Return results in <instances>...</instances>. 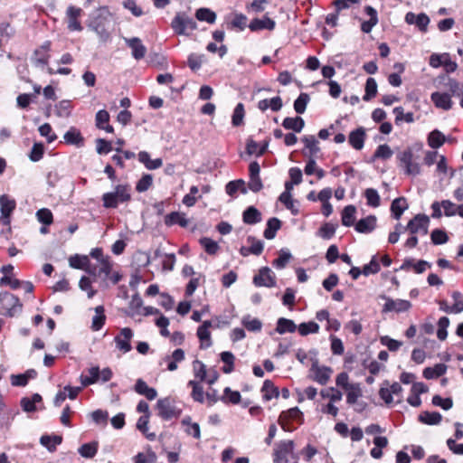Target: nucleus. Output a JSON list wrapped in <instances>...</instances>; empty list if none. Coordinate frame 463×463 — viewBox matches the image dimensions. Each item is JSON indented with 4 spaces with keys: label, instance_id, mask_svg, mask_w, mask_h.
Masks as SVG:
<instances>
[{
    "label": "nucleus",
    "instance_id": "6e6d98bb",
    "mask_svg": "<svg viewBox=\"0 0 463 463\" xmlns=\"http://www.w3.org/2000/svg\"><path fill=\"white\" fill-rule=\"evenodd\" d=\"M269 142L265 141L262 144H259L253 140L247 143V152L250 155H256L258 156H262L268 149Z\"/></svg>",
    "mask_w": 463,
    "mask_h": 463
},
{
    "label": "nucleus",
    "instance_id": "7ed1b4c3",
    "mask_svg": "<svg viewBox=\"0 0 463 463\" xmlns=\"http://www.w3.org/2000/svg\"><path fill=\"white\" fill-rule=\"evenodd\" d=\"M171 27L177 35H188L190 32L196 30L197 24L186 13L178 12L171 22Z\"/></svg>",
    "mask_w": 463,
    "mask_h": 463
},
{
    "label": "nucleus",
    "instance_id": "4d7b16f0",
    "mask_svg": "<svg viewBox=\"0 0 463 463\" xmlns=\"http://www.w3.org/2000/svg\"><path fill=\"white\" fill-rule=\"evenodd\" d=\"M364 197L366 199V204L368 206L376 208L381 204V198L376 189L374 188H367L365 189Z\"/></svg>",
    "mask_w": 463,
    "mask_h": 463
},
{
    "label": "nucleus",
    "instance_id": "393cba45",
    "mask_svg": "<svg viewBox=\"0 0 463 463\" xmlns=\"http://www.w3.org/2000/svg\"><path fill=\"white\" fill-rule=\"evenodd\" d=\"M165 224L166 226L179 225L180 227L186 228L189 221L185 213L180 212H172L165 216Z\"/></svg>",
    "mask_w": 463,
    "mask_h": 463
},
{
    "label": "nucleus",
    "instance_id": "8fccbe9b",
    "mask_svg": "<svg viewBox=\"0 0 463 463\" xmlns=\"http://www.w3.org/2000/svg\"><path fill=\"white\" fill-rule=\"evenodd\" d=\"M346 402L350 405L356 403L357 400L362 396V389L360 383H353L346 390Z\"/></svg>",
    "mask_w": 463,
    "mask_h": 463
},
{
    "label": "nucleus",
    "instance_id": "ea45409f",
    "mask_svg": "<svg viewBox=\"0 0 463 463\" xmlns=\"http://www.w3.org/2000/svg\"><path fill=\"white\" fill-rule=\"evenodd\" d=\"M280 227H281V222L278 218L272 217V218L269 219L267 222V225L264 230V232H263V236L267 240L274 239L277 232L280 229Z\"/></svg>",
    "mask_w": 463,
    "mask_h": 463
},
{
    "label": "nucleus",
    "instance_id": "aec40b11",
    "mask_svg": "<svg viewBox=\"0 0 463 463\" xmlns=\"http://www.w3.org/2000/svg\"><path fill=\"white\" fill-rule=\"evenodd\" d=\"M430 99L437 108L444 110H449L453 105L451 95L445 92H433L430 96Z\"/></svg>",
    "mask_w": 463,
    "mask_h": 463
},
{
    "label": "nucleus",
    "instance_id": "bb28decb",
    "mask_svg": "<svg viewBox=\"0 0 463 463\" xmlns=\"http://www.w3.org/2000/svg\"><path fill=\"white\" fill-rule=\"evenodd\" d=\"M134 390L139 395L145 396L147 400H155L157 396V392L155 388L149 387L143 379H137Z\"/></svg>",
    "mask_w": 463,
    "mask_h": 463
},
{
    "label": "nucleus",
    "instance_id": "5fc2aeb1",
    "mask_svg": "<svg viewBox=\"0 0 463 463\" xmlns=\"http://www.w3.org/2000/svg\"><path fill=\"white\" fill-rule=\"evenodd\" d=\"M195 17L199 21L212 24L215 23L216 14L209 8L202 7L196 10Z\"/></svg>",
    "mask_w": 463,
    "mask_h": 463
},
{
    "label": "nucleus",
    "instance_id": "9b49d317",
    "mask_svg": "<svg viewBox=\"0 0 463 463\" xmlns=\"http://www.w3.org/2000/svg\"><path fill=\"white\" fill-rule=\"evenodd\" d=\"M253 284L256 287L273 288L276 286V277L269 268L263 267L253 277Z\"/></svg>",
    "mask_w": 463,
    "mask_h": 463
},
{
    "label": "nucleus",
    "instance_id": "13d9d810",
    "mask_svg": "<svg viewBox=\"0 0 463 463\" xmlns=\"http://www.w3.org/2000/svg\"><path fill=\"white\" fill-rule=\"evenodd\" d=\"M189 387H192L191 396L194 401L203 403L204 402V392L203 387L198 382L190 380L187 383Z\"/></svg>",
    "mask_w": 463,
    "mask_h": 463
},
{
    "label": "nucleus",
    "instance_id": "0eeeda50",
    "mask_svg": "<svg viewBox=\"0 0 463 463\" xmlns=\"http://www.w3.org/2000/svg\"><path fill=\"white\" fill-rule=\"evenodd\" d=\"M158 415L164 420L177 418L181 414V410L177 409L170 398L160 399L156 402Z\"/></svg>",
    "mask_w": 463,
    "mask_h": 463
},
{
    "label": "nucleus",
    "instance_id": "bf43d9fd",
    "mask_svg": "<svg viewBox=\"0 0 463 463\" xmlns=\"http://www.w3.org/2000/svg\"><path fill=\"white\" fill-rule=\"evenodd\" d=\"M392 154H393L392 150L391 149V147L388 145H386V144L380 145L377 146L376 150L374 151L372 160L373 161H374L376 159L387 160L392 157Z\"/></svg>",
    "mask_w": 463,
    "mask_h": 463
},
{
    "label": "nucleus",
    "instance_id": "4c0bfd02",
    "mask_svg": "<svg viewBox=\"0 0 463 463\" xmlns=\"http://www.w3.org/2000/svg\"><path fill=\"white\" fill-rule=\"evenodd\" d=\"M355 213H356V208L355 206L350 204L345 206L341 213V221L342 224L346 227H351L353 225H355Z\"/></svg>",
    "mask_w": 463,
    "mask_h": 463
},
{
    "label": "nucleus",
    "instance_id": "c85d7f7f",
    "mask_svg": "<svg viewBox=\"0 0 463 463\" xmlns=\"http://www.w3.org/2000/svg\"><path fill=\"white\" fill-rule=\"evenodd\" d=\"M282 99L279 96L273 97L271 99H264L258 102V109L261 111H266L270 109L272 111L277 112L282 108Z\"/></svg>",
    "mask_w": 463,
    "mask_h": 463
},
{
    "label": "nucleus",
    "instance_id": "7c9ffc66",
    "mask_svg": "<svg viewBox=\"0 0 463 463\" xmlns=\"http://www.w3.org/2000/svg\"><path fill=\"white\" fill-rule=\"evenodd\" d=\"M96 127L99 129H103L108 133H113L114 128L109 125V114L105 109H100L96 113Z\"/></svg>",
    "mask_w": 463,
    "mask_h": 463
},
{
    "label": "nucleus",
    "instance_id": "3c124183",
    "mask_svg": "<svg viewBox=\"0 0 463 463\" xmlns=\"http://www.w3.org/2000/svg\"><path fill=\"white\" fill-rule=\"evenodd\" d=\"M99 443L97 441L89 442L81 445L78 452L79 454L86 458H92L98 452Z\"/></svg>",
    "mask_w": 463,
    "mask_h": 463
},
{
    "label": "nucleus",
    "instance_id": "f03ea898",
    "mask_svg": "<svg viewBox=\"0 0 463 463\" xmlns=\"http://www.w3.org/2000/svg\"><path fill=\"white\" fill-rule=\"evenodd\" d=\"M293 440H280L273 449V463H297L298 457L295 453Z\"/></svg>",
    "mask_w": 463,
    "mask_h": 463
},
{
    "label": "nucleus",
    "instance_id": "37998d69",
    "mask_svg": "<svg viewBox=\"0 0 463 463\" xmlns=\"http://www.w3.org/2000/svg\"><path fill=\"white\" fill-rule=\"evenodd\" d=\"M262 398L265 401H270L279 395L278 387L270 380H265L261 387Z\"/></svg>",
    "mask_w": 463,
    "mask_h": 463
},
{
    "label": "nucleus",
    "instance_id": "e2e57ef3",
    "mask_svg": "<svg viewBox=\"0 0 463 463\" xmlns=\"http://www.w3.org/2000/svg\"><path fill=\"white\" fill-rule=\"evenodd\" d=\"M291 258L292 256L288 250H281L279 257L272 261V265L278 269H284Z\"/></svg>",
    "mask_w": 463,
    "mask_h": 463
},
{
    "label": "nucleus",
    "instance_id": "de8ad7c7",
    "mask_svg": "<svg viewBox=\"0 0 463 463\" xmlns=\"http://www.w3.org/2000/svg\"><path fill=\"white\" fill-rule=\"evenodd\" d=\"M238 191H241L242 194H246V192H247V190L245 188V182L241 179L230 181L225 185L226 194L232 197H235Z\"/></svg>",
    "mask_w": 463,
    "mask_h": 463
},
{
    "label": "nucleus",
    "instance_id": "6ab92c4d",
    "mask_svg": "<svg viewBox=\"0 0 463 463\" xmlns=\"http://www.w3.org/2000/svg\"><path fill=\"white\" fill-rule=\"evenodd\" d=\"M20 404L24 411L33 412L43 408V399L40 394L34 393L31 397H24Z\"/></svg>",
    "mask_w": 463,
    "mask_h": 463
},
{
    "label": "nucleus",
    "instance_id": "58836bf2",
    "mask_svg": "<svg viewBox=\"0 0 463 463\" xmlns=\"http://www.w3.org/2000/svg\"><path fill=\"white\" fill-rule=\"evenodd\" d=\"M181 423L185 427L184 431L187 435L192 436L196 439L201 438L200 426L198 423L192 422L190 416L184 417Z\"/></svg>",
    "mask_w": 463,
    "mask_h": 463
},
{
    "label": "nucleus",
    "instance_id": "49530a36",
    "mask_svg": "<svg viewBox=\"0 0 463 463\" xmlns=\"http://www.w3.org/2000/svg\"><path fill=\"white\" fill-rule=\"evenodd\" d=\"M220 356L222 362L224 364V365L222 368V371L227 374L232 373L234 371V354L230 351H224L221 353Z\"/></svg>",
    "mask_w": 463,
    "mask_h": 463
},
{
    "label": "nucleus",
    "instance_id": "6e6552de",
    "mask_svg": "<svg viewBox=\"0 0 463 463\" xmlns=\"http://www.w3.org/2000/svg\"><path fill=\"white\" fill-rule=\"evenodd\" d=\"M133 330L129 327L120 329L119 333L114 337V342L118 350L123 354L131 351V340L133 338Z\"/></svg>",
    "mask_w": 463,
    "mask_h": 463
},
{
    "label": "nucleus",
    "instance_id": "69168bd1",
    "mask_svg": "<svg viewBox=\"0 0 463 463\" xmlns=\"http://www.w3.org/2000/svg\"><path fill=\"white\" fill-rule=\"evenodd\" d=\"M297 328L298 333L303 336L309 334H317L319 331V326L313 321L301 323Z\"/></svg>",
    "mask_w": 463,
    "mask_h": 463
},
{
    "label": "nucleus",
    "instance_id": "a19ab883",
    "mask_svg": "<svg viewBox=\"0 0 463 463\" xmlns=\"http://www.w3.org/2000/svg\"><path fill=\"white\" fill-rule=\"evenodd\" d=\"M282 126L286 129L293 130L297 133L301 132L305 126V121L300 117L295 118H285L282 122Z\"/></svg>",
    "mask_w": 463,
    "mask_h": 463
},
{
    "label": "nucleus",
    "instance_id": "dca6fc26",
    "mask_svg": "<svg viewBox=\"0 0 463 463\" xmlns=\"http://www.w3.org/2000/svg\"><path fill=\"white\" fill-rule=\"evenodd\" d=\"M108 20L102 15H98L90 24V27L99 36L102 41H107L109 38L108 30Z\"/></svg>",
    "mask_w": 463,
    "mask_h": 463
},
{
    "label": "nucleus",
    "instance_id": "20e7f679",
    "mask_svg": "<svg viewBox=\"0 0 463 463\" xmlns=\"http://www.w3.org/2000/svg\"><path fill=\"white\" fill-rule=\"evenodd\" d=\"M22 309L20 299L12 293H0V314L5 317H14Z\"/></svg>",
    "mask_w": 463,
    "mask_h": 463
},
{
    "label": "nucleus",
    "instance_id": "052dcab7",
    "mask_svg": "<svg viewBox=\"0 0 463 463\" xmlns=\"http://www.w3.org/2000/svg\"><path fill=\"white\" fill-rule=\"evenodd\" d=\"M336 226L331 222L324 223L317 231V236L324 240H330L335 236Z\"/></svg>",
    "mask_w": 463,
    "mask_h": 463
},
{
    "label": "nucleus",
    "instance_id": "4468645a",
    "mask_svg": "<svg viewBox=\"0 0 463 463\" xmlns=\"http://www.w3.org/2000/svg\"><path fill=\"white\" fill-rule=\"evenodd\" d=\"M404 20L408 24H414L422 33L427 32L430 24V18L424 13L415 14L412 12H408Z\"/></svg>",
    "mask_w": 463,
    "mask_h": 463
},
{
    "label": "nucleus",
    "instance_id": "412c9836",
    "mask_svg": "<svg viewBox=\"0 0 463 463\" xmlns=\"http://www.w3.org/2000/svg\"><path fill=\"white\" fill-rule=\"evenodd\" d=\"M212 322L210 320L204 321L198 328L196 335L201 342V348H208L212 345L210 327Z\"/></svg>",
    "mask_w": 463,
    "mask_h": 463
},
{
    "label": "nucleus",
    "instance_id": "cd10ccee",
    "mask_svg": "<svg viewBox=\"0 0 463 463\" xmlns=\"http://www.w3.org/2000/svg\"><path fill=\"white\" fill-rule=\"evenodd\" d=\"M364 12L368 16H370V19L362 23L361 30L365 33H371L372 29L378 24V14L377 11L370 5L364 7Z\"/></svg>",
    "mask_w": 463,
    "mask_h": 463
},
{
    "label": "nucleus",
    "instance_id": "f8f14e48",
    "mask_svg": "<svg viewBox=\"0 0 463 463\" xmlns=\"http://www.w3.org/2000/svg\"><path fill=\"white\" fill-rule=\"evenodd\" d=\"M385 303L383 307V312H396L402 313L406 312L411 308V303L409 300L405 299H392L391 298H386Z\"/></svg>",
    "mask_w": 463,
    "mask_h": 463
},
{
    "label": "nucleus",
    "instance_id": "ddd939ff",
    "mask_svg": "<svg viewBox=\"0 0 463 463\" xmlns=\"http://www.w3.org/2000/svg\"><path fill=\"white\" fill-rule=\"evenodd\" d=\"M184 357H185V355H184V350L181 348H178V349H175L172 353V354L164 356L160 360L159 365L162 366V365L165 364L166 370L173 372L177 369V367H178L177 364L184 361Z\"/></svg>",
    "mask_w": 463,
    "mask_h": 463
},
{
    "label": "nucleus",
    "instance_id": "9d476101",
    "mask_svg": "<svg viewBox=\"0 0 463 463\" xmlns=\"http://www.w3.org/2000/svg\"><path fill=\"white\" fill-rule=\"evenodd\" d=\"M83 11L81 8L75 5H69L66 10L67 27L71 32H80L83 27L80 22V17L82 15Z\"/></svg>",
    "mask_w": 463,
    "mask_h": 463
},
{
    "label": "nucleus",
    "instance_id": "2eb2a0df",
    "mask_svg": "<svg viewBox=\"0 0 463 463\" xmlns=\"http://www.w3.org/2000/svg\"><path fill=\"white\" fill-rule=\"evenodd\" d=\"M16 203L14 199H11L8 195L3 194L0 196V210L3 223L7 224L10 222V216L15 209Z\"/></svg>",
    "mask_w": 463,
    "mask_h": 463
},
{
    "label": "nucleus",
    "instance_id": "a211bd4d",
    "mask_svg": "<svg viewBox=\"0 0 463 463\" xmlns=\"http://www.w3.org/2000/svg\"><path fill=\"white\" fill-rule=\"evenodd\" d=\"M311 372L313 373L312 379L321 385H326L327 383L333 373L330 367L319 366L317 364L312 365Z\"/></svg>",
    "mask_w": 463,
    "mask_h": 463
},
{
    "label": "nucleus",
    "instance_id": "0e129e2a",
    "mask_svg": "<svg viewBox=\"0 0 463 463\" xmlns=\"http://www.w3.org/2000/svg\"><path fill=\"white\" fill-rule=\"evenodd\" d=\"M200 244L210 255H215L220 249L218 243L208 237L201 238Z\"/></svg>",
    "mask_w": 463,
    "mask_h": 463
},
{
    "label": "nucleus",
    "instance_id": "603ef678",
    "mask_svg": "<svg viewBox=\"0 0 463 463\" xmlns=\"http://www.w3.org/2000/svg\"><path fill=\"white\" fill-rule=\"evenodd\" d=\"M301 140L305 146V149L308 151L310 157H313L320 151V148L318 146V141L317 140L315 136H305L302 137Z\"/></svg>",
    "mask_w": 463,
    "mask_h": 463
},
{
    "label": "nucleus",
    "instance_id": "f257e3e1",
    "mask_svg": "<svg viewBox=\"0 0 463 463\" xmlns=\"http://www.w3.org/2000/svg\"><path fill=\"white\" fill-rule=\"evenodd\" d=\"M131 200V187L128 184H118L113 192H108L102 195V205L106 209H116L120 203H128Z\"/></svg>",
    "mask_w": 463,
    "mask_h": 463
},
{
    "label": "nucleus",
    "instance_id": "774afa93",
    "mask_svg": "<svg viewBox=\"0 0 463 463\" xmlns=\"http://www.w3.org/2000/svg\"><path fill=\"white\" fill-rule=\"evenodd\" d=\"M430 240L434 245H441L449 241V236L445 231L434 229L430 233Z\"/></svg>",
    "mask_w": 463,
    "mask_h": 463
},
{
    "label": "nucleus",
    "instance_id": "4be33fe9",
    "mask_svg": "<svg viewBox=\"0 0 463 463\" xmlns=\"http://www.w3.org/2000/svg\"><path fill=\"white\" fill-rule=\"evenodd\" d=\"M365 138V130L364 128L360 127L355 130L350 132L348 137V142L350 146L355 150H361L364 146Z\"/></svg>",
    "mask_w": 463,
    "mask_h": 463
},
{
    "label": "nucleus",
    "instance_id": "2f4dec72",
    "mask_svg": "<svg viewBox=\"0 0 463 463\" xmlns=\"http://www.w3.org/2000/svg\"><path fill=\"white\" fill-rule=\"evenodd\" d=\"M88 374L81 373L80 377L82 387L92 385L99 380V367L92 366L87 370Z\"/></svg>",
    "mask_w": 463,
    "mask_h": 463
},
{
    "label": "nucleus",
    "instance_id": "a18cd8bd",
    "mask_svg": "<svg viewBox=\"0 0 463 463\" xmlns=\"http://www.w3.org/2000/svg\"><path fill=\"white\" fill-rule=\"evenodd\" d=\"M241 400V395L238 391H232L230 387H225L223 394L220 397V401L223 403L228 404H239Z\"/></svg>",
    "mask_w": 463,
    "mask_h": 463
},
{
    "label": "nucleus",
    "instance_id": "c9c22d12",
    "mask_svg": "<svg viewBox=\"0 0 463 463\" xmlns=\"http://www.w3.org/2000/svg\"><path fill=\"white\" fill-rule=\"evenodd\" d=\"M106 322L105 308L103 306L95 307V316L92 317L91 329L93 331H99Z\"/></svg>",
    "mask_w": 463,
    "mask_h": 463
},
{
    "label": "nucleus",
    "instance_id": "680f3d73",
    "mask_svg": "<svg viewBox=\"0 0 463 463\" xmlns=\"http://www.w3.org/2000/svg\"><path fill=\"white\" fill-rule=\"evenodd\" d=\"M89 257L86 255L75 254L69 259L70 266L73 269H85L89 263Z\"/></svg>",
    "mask_w": 463,
    "mask_h": 463
},
{
    "label": "nucleus",
    "instance_id": "f3484780",
    "mask_svg": "<svg viewBox=\"0 0 463 463\" xmlns=\"http://www.w3.org/2000/svg\"><path fill=\"white\" fill-rule=\"evenodd\" d=\"M125 43L131 49V53L135 60L139 61L145 57L146 48L138 37L125 38Z\"/></svg>",
    "mask_w": 463,
    "mask_h": 463
},
{
    "label": "nucleus",
    "instance_id": "e433bc0d",
    "mask_svg": "<svg viewBox=\"0 0 463 463\" xmlns=\"http://www.w3.org/2000/svg\"><path fill=\"white\" fill-rule=\"evenodd\" d=\"M242 220L246 224H256L261 221V213L256 207L249 206L243 212Z\"/></svg>",
    "mask_w": 463,
    "mask_h": 463
},
{
    "label": "nucleus",
    "instance_id": "c756f323",
    "mask_svg": "<svg viewBox=\"0 0 463 463\" xmlns=\"http://www.w3.org/2000/svg\"><path fill=\"white\" fill-rule=\"evenodd\" d=\"M138 161L148 170H156L163 165L161 158L151 159L150 155L146 151H140L137 155Z\"/></svg>",
    "mask_w": 463,
    "mask_h": 463
},
{
    "label": "nucleus",
    "instance_id": "72a5a7b5",
    "mask_svg": "<svg viewBox=\"0 0 463 463\" xmlns=\"http://www.w3.org/2000/svg\"><path fill=\"white\" fill-rule=\"evenodd\" d=\"M408 208L407 201L404 197L394 199L391 204V213L394 219L400 220L404 211Z\"/></svg>",
    "mask_w": 463,
    "mask_h": 463
},
{
    "label": "nucleus",
    "instance_id": "a878e982",
    "mask_svg": "<svg viewBox=\"0 0 463 463\" xmlns=\"http://www.w3.org/2000/svg\"><path fill=\"white\" fill-rule=\"evenodd\" d=\"M275 21L270 19L268 16H264L261 19L254 18L250 21L249 24V28L252 32L261 31V30H269L272 31L275 28Z\"/></svg>",
    "mask_w": 463,
    "mask_h": 463
},
{
    "label": "nucleus",
    "instance_id": "79ce46f5",
    "mask_svg": "<svg viewBox=\"0 0 463 463\" xmlns=\"http://www.w3.org/2000/svg\"><path fill=\"white\" fill-rule=\"evenodd\" d=\"M61 442L62 438L58 435H43L40 439V443L51 452L55 451Z\"/></svg>",
    "mask_w": 463,
    "mask_h": 463
},
{
    "label": "nucleus",
    "instance_id": "864d4df0",
    "mask_svg": "<svg viewBox=\"0 0 463 463\" xmlns=\"http://www.w3.org/2000/svg\"><path fill=\"white\" fill-rule=\"evenodd\" d=\"M446 138L445 136L439 130L435 129L429 134L428 145L434 149H437L443 146Z\"/></svg>",
    "mask_w": 463,
    "mask_h": 463
},
{
    "label": "nucleus",
    "instance_id": "423d86ee",
    "mask_svg": "<svg viewBox=\"0 0 463 463\" xmlns=\"http://www.w3.org/2000/svg\"><path fill=\"white\" fill-rule=\"evenodd\" d=\"M430 218L426 214L415 215L406 226L411 234L426 235L429 232Z\"/></svg>",
    "mask_w": 463,
    "mask_h": 463
},
{
    "label": "nucleus",
    "instance_id": "473e14b6",
    "mask_svg": "<svg viewBox=\"0 0 463 463\" xmlns=\"http://www.w3.org/2000/svg\"><path fill=\"white\" fill-rule=\"evenodd\" d=\"M72 102L69 99H62L55 104L54 113L58 118H69L73 110Z\"/></svg>",
    "mask_w": 463,
    "mask_h": 463
},
{
    "label": "nucleus",
    "instance_id": "c03bdc74",
    "mask_svg": "<svg viewBox=\"0 0 463 463\" xmlns=\"http://www.w3.org/2000/svg\"><path fill=\"white\" fill-rule=\"evenodd\" d=\"M442 420V416L438 411H422L419 415V420L427 425H437L439 424Z\"/></svg>",
    "mask_w": 463,
    "mask_h": 463
},
{
    "label": "nucleus",
    "instance_id": "09e8293b",
    "mask_svg": "<svg viewBox=\"0 0 463 463\" xmlns=\"http://www.w3.org/2000/svg\"><path fill=\"white\" fill-rule=\"evenodd\" d=\"M296 329V324L290 319L280 317L277 321L276 331L280 335L286 333H294Z\"/></svg>",
    "mask_w": 463,
    "mask_h": 463
},
{
    "label": "nucleus",
    "instance_id": "b1692460",
    "mask_svg": "<svg viewBox=\"0 0 463 463\" xmlns=\"http://www.w3.org/2000/svg\"><path fill=\"white\" fill-rule=\"evenodd\" d=\"M64 142L68 145H73L77 147H82L85 144L84 137L80 131L75 127H71L63 136Z\"/></svg>",
    "mask_w": 463,
    "mask_h": 463
},
{
    "label": "nucleus",
    "instance_id": "39448f33",
    "mask_svg": "<svg viewBox=\"0 0 463 463\" xmlns=\"http://www.w3.org/2000/svg\"><path fill=\"white\" fill-rule=\"evenodd\" d=\"M400 166L403 168L408 175L416 176L420 174V165L413 160V153L411 148H407L398 155Z\"/></svg>",
    "mask_w": 463,
    "mask_h": 463
},
{
    "label": "nucleus",
    "instance_id": "1a4fd4ad",
    "mask_svg": "<svg viewBox=\"0 0 463 463\" xmlns=\"http://www.w3.org/2000/svg\"><path fill=\"white\" fill-rule=\"evenodd\" d=\"M288 421L302 423L303 413L298 407H294L288 410L287 411H283L279 416V422L281 428L286 431H291L293 428L288 425Z\"/></svg>",
    "mask_w": 463,
    "mask_h": 463
},
{
    "label": "nucleus",
    "instance_id": "5701e85b",
    "mask_svg": "<svg viewBox=\"0 0 463 463\" xmlns=\"http://www.w3.org/2000/svg\"><path fill=\"white\" fill-rule=\"evenodd\" d=\"M377 219L374 215H368L360 219L354 225V230L359 233H371L376 227Z\"/></svg>",
    "mask_w": 463,
    "mask_h": 463
},
{
    "label": "nucleus",
    "instance_id": "338daca9",
    "mask_svg": "<svg viewBox=\"0 0 463 463\" xmlns=\"http://www.w3.org/2000/svg\"><path fill=\"white\" fill-rule=\"evenodd\" d=\"M143 306V300L139 294H134L131 298V300L129 302V309L130 312L128 313L129 316L134 317L136 315H139L142 310Z\"/></svg>",
    "mask_w": 463,
    "mask_h": 463
},
{
    "label": "nucleus",
    "instance_id": "f704fd0d",
    "mask_svg": "<svg viewBox=\"0 0 463 463\" xmlns=\"http://www.w3.org/2000/svg\"><path fill=\"white\" fill-rule=\"evenodd\" d=\"M447 372V365L444 364H437L433 367H426L423 370V377L425 379H436L444 375Z\"/></svg>",
    "mask_w": 463,
    "mask_h": 463
}]
</instances>
